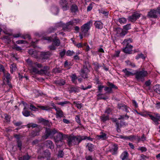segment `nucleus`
I'll return each instance as SVG.
<instances>
[{"label":"nucleus","mask_w":160,"mask_h":160,"mask_svg":"<svg viewBox=\"0 0 160 160\" xmlns=\"http://www.w3.org/2000/svg\"><path fill=\"white\" fill-rule=\"evenodd\" d=\"M141 14L137 12H134L129 17V20L132 22H135L140 17Z\"/></svg>","instance_id":"14"},{"label":"nucleus","mask_w":160,"mask_h":160,"mask_svg":"<svg viewBox=\"0 0 160 160\" xmlns=\"http://www.w3.org/2000/svg\"><path fill=\"white\" fill-rule=\"evenodd\" d=\"M107 85L108 87H105L104 90L107 91V93L108 94L112 93L113 89H118L117 87L111 82H108Z\"/></svg>","instance_id":"9"},{"label":"nucleus","mask_w":160,"mask_h":160,"mask_svg":"<svg viewBox=\"0 0 160 160\" xmlns=\"http://www.w3.org/2000/svg\"><path fill=\"white\" fill-rule=\"evenodd\" d=\"M56 30V27H51L49 28L47 30V32L48 33H50L54 32Z\"/></svg>","instance_id":"41"},{"label":"nucleus","mask_w":160,"mask_h":160,"mask_svg":"<svg viewBox=\"0 0 160 160\" xmlns=\"http://www.w3.org/2000/svg\"><path fill=\"white\" fill-rule=\"evenodd\" d=\"M97 99L98 100L99 99H104L106 100L108 98L105 97L102 94H99L97 95Z\"/></svg>","instance_id":"40"},{"label":"nucleus","mask_w":160,"mask_h":160,"mask_svg":"<svg viewBox=\"0 0 160 160\" xmlns=\"http://www.w3.org/2000/svg\"><path fill=\"white\" fill-rule=\"evenodd\" d=\"M58 131L55 128H46L45 134L42 137V140H45L47 139L49 137L51 138H53L54 135L58 132Z\"/></svg>","instance_id":"4"},{"label":"nucleus","mask_w":160,"mask_h":160,"mask_svg":"<svg viewBox=\"0 0 160 160\" xmlns=\"http://www.w3.org/2000/svg\"><path fill=\"white\" fill-rule=\"evenodd\" d=\"M95 27L98 29H102V23L100 21H96L94 23Z\"/></svg>","instance_id":"28"},{"label":"nucleus","mask_w":160,"mask_h":160,"mask_svg":"<svg viewBox=\"0 0 160 160\" xmlns=\"http://www.w3.org/2000/svg\"><path fill=\"white\" fill-rule=\"evenodd\" d=\"M140 58H141L143 59H145V57H144L143 54L142 53H141L140 54H139L136 57V58L137 59H138Z\"/></svg>","instance_id":"54"},{"label":"nucleus","mask_w":160,"mask_h":160,"mask_svg":"<svg viewBox=\"0 0 160 160\" xmlns=\"http://www.w3.org/2000/svg\"><path fill=\"white\" fill-rule=\"evenodd\" d=\"M10 72L11 73H12L13 72L15 71L17 69L16 64L15 63H13L11 64L10 66Z\"/></svg>","instance_id":"32"},{"label":"nucleus","mask_w":160,"mask_h":160,"mask_svg":"<svg viewBox=\"0 0 160 160\" xmlns=\"http://www.w3.org/2000/svg\"><path fill=\"white\" fill-rule=\"evenodd\" d=\"M13 48L16 50L18 51H20L22 49L21 47L18 46L17 45H15L13 47Z\"/></svg>","instance_id":"58"},{"label":"nucleus","mask_w":160,"mask_h":160,"mask_svg":"<svg viewBox=\"0 0 160 160\" xmlns=\"http://www.w3.org/2000/svg\"><path fill=\"white\" fill-rule=\"evenodd\" d=\"M30 158V157L28 154L24 156L23 157V160H29Z\"/></svg>","instance_id":"64"},{"label":"nucleus","mask_w":160,"mask_h":160,"mask_svg":"<svg viewBox=\"0 0 160 160\" xmlns=\"http://www.w3.org/2000/svg\"><path fill=\"white\" fill-rule=\"evenodd\" d=\"M67 138L68 145L70 147L72 146L73 145H78L82 140L87 139L92 141V138L90 137L86 136H70L68 137Z\"/></svg>","instance_id":"1"},{"label":"nucleus","mask_w":160,"mask_h":160,"mask_svg":"<svg viewBox=\"0 0 160 160\" xmlns=\"http://www.w3.org/2000/svg\"><path fill=\"white\" fill-rule=\"evenodd\" d=\"M59 4L64 11L67 10L69 8V3L66 0H60Z\"/></svg>","instance_id":"11"},{"label":"nucleus","mask_w":160,"mask_h":160,"mask_svg":"<svg viewBox=\"0 0 160 160\" xmlns=\"http://www.w3.org/2000/svg\"><path fill=\"white\" fill-rule=\"evenodd\" d=\"M128 140L131 141H132L134 140L139 141L140 139L138 138V136L137 135H132L128 136Z\"/></svg>","instance_id":"26"},{"label":"nucleus","mask_w":160,"mask_h":160,"mask_svg":"<svg viewBox=\"0 0 160 160\" xmlns=\"http://www.w3.org/2000/svg\"><path fill=\"white\" fill-rule=\"evenodd\" d=\"M118 21L121 24H124L126 22L127 20L125 18H121L119 19Z\"/></svg>","instance_id":"47"},{"label":"nucleus","mask_w":160,"mask_h":160,"mask_svg":"<svg viewBox=\"0 0 160 160\" xmlns=\"http://www.w3.org/2000/svg\"><path fill=\"white\" fill-rule=\"evenodd\" d=\"M86 147L88 151L90 152H92L95 149V146L90 143H88Z\"/></svg>","instance_id":"23"},{"label":"nucleus","mask_w":160,"mask_h":160,"mask_svg":"<svg viewBox=\"0 0 160 160\" xmlns=\"http://www.w3.org/2000/svg\"><path fill=\"white\" fill-rule=\"evenodd\" d=\"M100 119L102 121L104 122L109 119V116L108 115L106 116L103 115L101 116Z\"/></svg>","instance_id":"35"},{"label":"nucleus","mask_w":160,"mask_h":160,"mask_svg":"<svg viewBox=\"0 0 160 160\" xmlns=\"http://www.w3.org/2000/svg\"><path fill=\"white\" fill-rule=\"evenodd\" d=\"M57 135L53 137L55 142L58 143L59 142H62V140L66 139L68 137V135L63 134L62 133L59 132L57 133Z\"/></svg>","instance_id":"8"},{"label":"nucleus","mask_w":160,"mask_h":160,"mask_svg":"<svg viewBox=\"0 0 160 160\" xmlns=\"http://www.w3.org/2000/svg\"><path fill=\"white\" fill-rule=\"evenodd\" d=\"M74 54V52L72 51L68 50L66 53V55L67 56H71Z\"/></svg>","instance_id":"53"},{"label":"nucleus","mask_w":160,"mask_h":160,"mask_svg":"<svg viewBox=\"0 0 160 160\" xmlns=\"http://www.w3.org/2000/svg\"><path fill=\"white\" fill-rule=\"evenodd\" d=\"M122 71L124 73L125 75L127 77H129L130 76L134 75V73L129 71L127 70V68L123 69Z\"/></svg>","instance_id":"29"},{"label":"nucleus","mask_w":160,"mask_h":160,"mask_svg":"<svg viewBox=\"0 0 160 160\" xmlns=\"http://www.w3.org/2000/svg\"><path fill=\"white\" fill-rule=\"evenodd\" d=\"M53 44L57 47L59 46L60 44V40L57 37H55L52 40Z\"/></svg>","instance_id":"25"},{"label":"nucleus","mask_w":160,"mask_h":160,"mask_svg":"<svg viewBox=\"0 0 160 160\" xmlns=\"http://www.w3.org/2000/svg\"><path fill=\"white\" fill-rule=\"evenodd\" d=\"M79 21L80 20L79 19H74L67 22L66 24H63L62 22H60L57 23L54 26V27H56L57 29L58 28L62 27L63 29L64 30L67 31H70L72 26L75 25V23L77 24L79 22Z\"/></svg>","instance_id":"2"},{"label":"nucleus","mask_w":160,"mask_h":160,"mask_svg":"<svg viewBox=\"0 0 160 160\" xmlns=\"http://www.w3.org/2000/svg\"><path fill=\"white\" fill-rule=\"evenodd\" d=\"M56 117L57 118H61L64 117V115L62 111H56Z\"/></svg>","instance_id":"34"},{"label":"nucleus","mask_w":160,"mask_h":160,"mask_svg":"<svg viewBox=\"0 0 160 160\" xmlns=\"http://www.w3.org/2000/svg\"><path fill=\"white\" fill-rule=\"evenodd\" d=\"M131 28V24H128L123 26V29L126 30H128Z\"/></svg>","instance_id":"49"},{"label":"nucleus","mask_w":160,"mask_h":160,"mask_svg":"<svg viewBox=\"0 0 160 160\" xmlns=\"http://www.w3.org/2000/svg\"><path fill=\"white\" fill-rule=\"evenodd\" d=\"M49 67L47 66H45L43 67V69H42L44 70V71H45V75H48L49 73V72L48 71L49 70Z\"/></svg>","instance_id":"45"},{"label":"nucleus","mask_w":160,"mask_h":160,"mask_svg":"<svg viewBox=\"0 0 160 160\" xmlns=\"http://www.w3.org/2000/svg\"><path fill=\"white\" fill-rule=\"evenodd\" d=\"M90 72L88 68L82 67L80 71V74L81 76L84 78H88V74Z\"/></svg>","instance_id":"12"},{"label":"nucleus","mask_w":160,"mask_h":160,"mask_svg":"<svg viewBox=\"0 0 160 160\" xmlns=\"http://www.w3.org/2000/svg\"><path fill=\"white\" fill-rule=\"evenodd\" d=\"M28 52L29 54L31 55L32 57L34 58L37 57V54L36 51L34 49L30 48L28 50Z\"/></svg>","instance_id":"24"},{"label":"nucleus","mask_w":160,"mask_h":160,"mask_svg":"<svg viewBox=\"0 0 160 160\" xmlns=\"http://www.w3.org/2000/svg\"><path fill=\"white\" fill-rule=\"evenodd\" d=\"M127 33V32L124 30H123L122 29V32H121V34L120 36L121 37H123Z\"/></svg>","instance_id":"62"},{"label":"nucleus","mask_w":160,"mask_h":160,"mask_svg":"<svg viewBox=\"0 0 160 160\" xmlns=\"http://www.w3.org/2000/svg\"><path fill=\"white\" fill-rule=\"evenodd\" d=\"M4 116L5 117V119L6 121L7 122H9L10 120V116L8 115L7 114H4Z\"/></svg>","instance_id":"50"},{"label":"nucleus","mask_w":160,"mask_h":160,"mask_svg":"<svg viewBox=\"0 0 160 160\" xmlns=\"http://www.w3.org/2000/svg\"><path fill=\"white\" fill-rule=\"evenodd\" d=\"M147 16L149 18H158L157 11L154 9H151L148 12Z\"/></svg>","instance_id":"15"},{"label":"nucleus","mask_w":160,"mask_h":160,"mask_svg":"<svg viewBox=\"0 0 160 160\" xmlns=\"http://www.w3.org/2000/svg\"><path fill=\"white\" fill-rule=\"evenodd\" d=\"M3 74V76L5 77V78H4V79L5 80V78H6L7 80V82H8L9 81H10V79H11L10 74L9 73L6 71L4 72Z\"/></svg>","instance_id":"30"},{"label":"nucleus","mask_w":160,"mask_h":160,"mask_svg":"<svg viewBox=\"0 0 160 160\" xmlns=\"http://www.w3.org/2000/svg\"><path fill=\"white\" fill-rule=\"evenodd\" d=\"M35 67V65H34L33 67L30 68V70L35 73L38 74V70Z\"/></svg>","instance_id":"42"},{"label":"nucleus","mask_w":160,"mask_h":160,"mask_svg":"<svg viewBox=\"0 0 160 160\" xmlns=\"http://www.w3.org/2000/svg\"><path fill=\"white\" fill-rule=\"evenodd\" d=\"M45 145L47 147L51 149L54 148V145L52 142L51 140H47L45 142Z\"/></svg>","instance_id":"20"},{"label":"nucleus","mask_w":160,"mask_h":160,"mask_svg":"<svg viewBox=\"0 0 160 160\" xmlns=\"http://www.w3.org/2000/svg\"><path fill=\"white\" fill-rule=\"evenodd\" d=\"M38 41V40L36 41H34V40H32L31 43V45L34 48L36 47V46L35 45V44H37Z\"/></svg>","instance_id":"55"},{"label":"nucleus","mask_w":160,"mask_h":160,"mask_svg":"<svg viewBox=\"0 0 160 160\" xmlns=\"http://www.w3.org/2000/svg\"><path fill=\"white\" fill-rule=\"evenodd\" d=\"M39 129H36L35 130L33 131L30 134V135L31 137H34L37 136L39 135Z\"/></svg>","instance_id":"31"},{"label":"nucleus","mask_w":160,"mask_h":160,"mask_svg":"<svg viewBox=\"0 0 160 160\" xmlns=\"http://www.w3.org/2000/svg\"><path fill=\"white\" fill-rule=\"evenodd\" d=\"M16 43L18 44L26 43L27 42V41L23 40H19L16 41Z\"/></svg>","instance_id":"59"},{"label":"nucleus","mask_w":160,"mask_h":160,"mask_svg":"<svg viewBox=\"0 0 160 160\" xmlns=\"http://www.w3.org/2000/svg\"><path fill=\"white\" fill-rule=\"evenodd\" d=\"M70 102L68 101H64V102H58V104L62 106H65L66 105L69 103Z\"/></svg>","instance_id":"46"},{"label":"nucleus","mask_w":160,"mask_h":160,"mask_svg":"<svg viewBox=\"0 0 160 160\" xmlns=\"http://www.w3.org/2000/svg\"><path fill=\"white\" fill-rule=\"evenodd\" d=\"M125 62L128 66H129L131 68H134L135 67V63L131 62L129 61H127Z\"/></svg>","instance_id":"44"},{"label":"nucleus","mask_w":160,"mask_h":160,"mask_svg":"<svg viewBox=\"0 0 160 160\" xmlns=\"http://www.w3.org/2000/svg\"><path fill=\"white\" fill-rule=\"evenodd\" d=\"M129 154L127 151H125L122 153L120 158L122 160H127L128 159Z\"/></svg>","instance_id":"18"},{"label":"nucleus","mask_w":160,"mask_h":160,"mask_svg":"<svg viewBox=\"0 0 160 160\" xmlns=\"http://www.w3.org/2000/svg\"><path fill=\"white\" fill-rule=\"evenodd\" d=\"M71 81L72 82L75 84H77V80L78 79V77L75 74H72L70 77Z\"/></svg>","instance_id":"27"},{"label":"nucleus","mask_w":160,"mask_h":160,"mask_svg":"<svg viewBox=\"0 0 160 160\" xmlns=\"http://www.w3.org/2000/svg\"><path fill=\"white\" fill-rule=\"evenodd\" d=\"M105 87L103 85H99L98 86V89L99 92H101L102 91V89L103 88H105Z\"/></svg>","instance_id":"57"},{"label":"nucleus","mask_w":160,"mask_h":160,"mask_svg":"<svg viewBox=\"0 0 160 160\" xmlns=\"http://www.w3.org/2000/svg\"><path fill=\"white\" fill-rule=\"evenodd\" d=\"M26 62L30 68L34 65V62H32L29 59H27L26 60Z\"/></svg>","instance_id":"39"},{"label":"nucleus","mask_w":160,"mask_h":160,"mask_svg":"<svg viewBox=\"0 0 160 160\" xmlns=\"http://www.w3.org/2000/svg\"><path fill=\"white\" fill-rule=\"evenodd\" d=\"M57 83L59 86H63L65 84V82L64 80L61 79Z\"/></svg>","instance_id":"52"},{"label":"nucleus","mask_w":160,"mask_h":160,"mask_svg":"<svg viewBox=\"0 0 160 160\" xmlns=\"http://www.w3.org/2000/svg\"><path fill=\"white\" fill-rule=\"evenodd\" d=\"M154 91L156 93L160 94V85H156L153 87Z\"/></svg>","instance_id":"37"},{"label":"nucleus","mask_w":160,"mask_h":160,"mask_svg":"<svg viewBox=\"0 0 160 160\" xmlns=\"http://www.w3.org/2000/svg\"><path fill=\"white\" fill-rule=\"evenodd\" d=\"M132 42V40L130 38L126 39L124 40L122 44L126 45V46L123 49V51L125 53L130 54L132 51L133 46L129 43Z\"/></svg>","instance_id":"6"},{"label":"nucleus","mask_w":160,"mask_h":160,"mask_svg":"<svg viewBox=\"0 0 160 160\" xmlns=\"http://www.w3.org/2000/svg\"><path fill=\"white\" fill-rule=\"evenodd\" d=\"M70 10L71 12L76 14L77 12L78 11V8L76 5L73 4L71 6Z\"/></svg>","instance_id":"17"},{"label":"nucleus","mask_w":160,"mask_h":160,"mask_svg":"<svg viewBox=\"0 0 160 160\" xmlns=\"http://www.w3.org/2000/svg\"><path fill=\"white\" fill-rule=\"evenodd\" d=\"M76 121L79 124H80L81 122V120L79 116L78 115H77L75 117Z\"/></svg>","instance_id":"63"},{"label":"nucleus","mask_w":160,"mask_h":160,"mask_svg":"<svg viewBox=\"0 0 160 160\" xmlns=\"http://www.w3.org/2000/svg\"><path fill=\"white\" fill-rule=\"evenodd\" d=\"M90 64L88 60H85L84 61L82 67L89 68H90Z\"/></svg>","instance_id":"38"},{"label":"nucleus","mask_w":160,"mask_h":160,"mask_svg":"<svg viewBox=\"0 0 160 160\" xmlns=\"http://www.w3.org/2000/svg\"><path fill=\"white\" fill-rule=\"evenodd\" d=\"M118 146L117 144H114L113 146V148L111 150L112 154L113 155H115L117 154L118 153Z\"/></svg>","instance_id":"21"},{"label":"nucleus","mask_w":160,"mask_h":160,"mask_svg":"<svg viewBox=\"0 0 160 160\" xmlns=\"http://www.w3.org/2000/svg\"><path fill=\"white\" fill-rule=\"evenodd\" d=\"M64 152L62 150H59L58 152L57 157L58 158H62L64 156Z\"/></svg>","instance_id":"43"},{"label":"nucleus","mask_w":160,"mask_h":160,"mask_svg":"<svg viewBox=\"0 0 160 160\" xmlns=\"http://www.w3.org/2000/svg\"><path fill=\"white\" fill-rule=\"evenodd\" d=\"M118 109L122 110H127L128 109L126 105L122 104H118Z\"/></svg>","instance_id":"36"},{"label":"nucleus","mask_w":160,"mask_h":160,"mask_svg":"<svg viewBox=\"0 0 160 160\" xmlns=\"http://www.w3.org/2000/svg\"><path fill=\"white\" fill-rule=\"evenodd\" d=\"M17 146L18 148H19V150H21V148L22 145V142L20 140H18L17 141Z\"/></svg>","instance_id":"51"},{"label":"nucleus","mask_w":160,"mask_h":160,"mask_svg":"<svg viewBox=\"0 0 160 160\" xmlns=\"http://www.w3.org/2000/svg\"><path fill=\"white\" fill-rule=\"evenodd\" d=\"M52 72L55 74H57L62 72V69L59 68H55L52 70Z\"/></svg>","instance_id":"33"},{"label":"nucleus","mask_w":160,"mask_h":160,"mask_svg":"<svg viewBox=\"0 0 160 160\" xmlns=\"http://www.w3.org/2000/svg\"><path fill=\"white\" fill-rule=\"evenodd\" d=\"M90 22H88L83 24L81 27V32L84 34L85 37H88L89 34L88 31L91 28L90 26Z\"/></svg>","instance_id":"7"},{"label":"nucleus","mask_w":160,"mask_h":160,"mask_svg":"<svg viewBox=\"0 0 160 160\" xmlns=\"http://www.w3.org/2000/svg\"><path fill=\"white\" fill-rule=\"evenodd\" d=\"M50 153L49 151L46 149L43 152V153L42 155L41 154L38 155V158L39 160H42L44 158H50Z\"/></svg>","instance_id":"13"},{"label":"nucleus","mask_w":160,"mask_h":160,"mask_svg":"<svg viewBox=\"0 0 160 160\" xmlns=\"http://www.w3.org/2000/svg\"><path fill=\"white\" fill-rule=\"evenodd\" d=\"M127 117V119H128L129 118V116L127 115L125 116L121 115L120 116V117L118 118V120H120L119 121L118 120L117 118H112V121L113 122H115L117 127V131L119 130V127H121L123 126H126L127 125V124L124 121V118L125 117Z\"/></svg>","instance_id":"3"},{"label":"nucleus","mask_w":160,"mask_h":160,"mask_svg":"<svg viewBox=\"0 0 160 160\" xmlns=\"http://www.w3.org/2000/svg\"><path fill=\"white\" fill-rule=\"evenodd\" d=\"M69 91L70 93L78 92L79 91V89L78 87L71 86L69 88Z\"/></svg>","instance_id":"22"},{"label":"nucleus","mask_w":160,"mask_h":160,"mask_svg":"<svg viewBox=\"0 0 160 160\" xmlns=\"http://www.w3.org/2000/svg\"><path fill=\"white\" fill-rule=\"evenodd\" d=\"M86 160H94L92 156H86L85 157Z\"/></svg>","instance_id":"60"},{"label":"nucleus","mask_w":160,"mask_h":160,"mask_svg":"<svg viewBox=\"0 0 160 160\" xmlns=\"http://www.w3.org/2000/svg\"><path fill=\"white\" fill-rule=\"evenodd\" d=\"M66 50L65 49H63L62 51L59 53V54L61 57L62 58L64 56Z\"/></svg>","instance_id":"61"},{"label":"nucleus","mask_w":160,"mask_h":160,"mask_svg":"<svg viewBox=\"0 0 160 160\" xmlns=\"http://www.w3.org/2000/svg\"><path fill=\"white\" fill-rule=\"evenodd\" d=\"M97 138L98 140H105L107 138V134L102 132L100 133V135L97 136Z\"/></svg>","instance_id":"19"},{"label":"nucleus","mask_w":160,"mask_h":160,"mask_svg":"<svg viewBox=\"0 0 160 160\" xmlns=\"http://www.w3.org/2000/svg\"><path fill=\"white\" fill-rule=\"evenodd\" d=\"M22 113L24 116L28 117L30 115L31 112L29 111H23Z\"/></svg>","instance_id":"48"},{"label":"nucleus","mask_w":160,"mask_h":160,"mask_svg":"<svg viewBox=\"0 0 160 160\" xmlns=\"http://www.w3.org/2000/svg\"><path fill=\"white\" fill-rule=\"evenodd\" d=\"M138 150H140L142 152H146L147 150V149L145 147H139L138 148Z\"/></svg>","instance_id":"56"},{"label":"nucleus","mask_w":160,"mask_h":160,"mask_svg":"<svg viewBox=\"0 0 160 160\" xmlns=\"http://www.w3.org/2000/svg\"><path fill=\"white\" fill-rule=\"evenodd\" d=\"M135 111L138 114H139L143 116H147L148 115L151 118V119L154 121L155 124L157 125L158 124V120L157 117L156 118L152 115L148 113L147 112H138V111Z\"/></svg>","instance_id":"10"},{"label":"nucleus","mask_w":160,"mask_h":160,"mask_svg":"<svg viewBox=\"0 0 160 160\" xmlns=\"http://www.w3.org/2000/svg\"><path fill=\"white\" fill-rule=\"evenodd\" d=\"M134 75H135V78L138 81L143 82L144 81V78L148 76V72L147 71L143 70L137 71Z\"/></svg>","instance_id":"5"},{"label":"nucleus","mask_w":160,"mask_h":160,"mask_svg":"<svg viewBox=\"0 0 160 160\" xmlns=\"http://www.w3.org/2000/svg\"><path fill=\"white\" fill-rule=\"evenodd\" d=\"M22 103L24 107L23 108L24 110H27L29 108L31 110H33V109L35 110L37 109L35 106L32 104H30L29 105L23 101L22 102Z\"/></svg>","instance_id":"16"}]
</instances>
